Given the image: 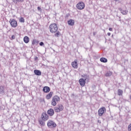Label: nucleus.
<instances>
[{"label":"nucleus","instance_id":"16","mask_svg":"<svg viewBox=\"0 0 131 131\" xmlns=\"http://www.w3.org/2000/svg\"><path fill=\"white\" fill-rule=\"evenodd\" d=\"M119 11H120V12H121V14H122V15H126V14H127V13H128V11L127 10H123L121 8H119Z\"/></svg>","mask_w":131,"mask_h":131},{"label":"nucleus","instance_id":"34","mask_svg":"<svg viewBox=\"0 0 131 131\" xmlns=\"http://www.w3.org/2000/svg\"><path fill=\"white\" fill-rule=\"evenodd\" d=\"M107 35H108V36H110V35H111V33H107Z\"/></svg>","mask_w":131,"mask_h":131},{"label":"nucleus","instance_id":"36","mask_svg":"<svg viewBox=\"0 0 131 131\" xmlns=\"http://www.w3.org/2000/svg\"><path fill=\"white\" fill-rule=\"evenodd\" d=\"M115 2H118V1H119V0H115Z\"/></svg>","mask_w":131,"mask_h":131},{"label":"nucleus","instance_id":"12","mask_svg":"<svg viewBox=\"0 0 131 131\" xmlns=\"http://www.w3.org/2000/svg\"><path fill=\"white\" fill-rule=\"evenodd\" d=\"M47 113L50 116H53L55 112H54V110L53 108H50L48 111Z\"/></svg>","mask_w":131,"mask_h":131},{"label":"nucleus","instance_id":"20","mask_svg":"<svg viewBox=\"0 0 131 131\" xmlns=\"http://www.w3.org/2000/svg\"><path fill=\"white\" fill-rule=\"evenodd\" d=\"M0 94L1 95L5 94V89L4 86H0Z\"/></svg>","mask_w":131,"mask_h":131},{"label":"nucleus","instance_id":"11","mask_svg":"<svg viewBox=\"0 0 131 131\" xmlns=\"http://www.w3.org/2000/svg\"><path fill=\"white\" fill-rule=\"evenodd\" d=\"M82 77H83V79L85 81H89L90 80V76L86 75V74H83L81 75Z\"/></svg>","mask_w":131,"mask_h":131},{"label":"nucleus","instance_id":"27","mask_svg":"<svg viewBox=\"0 0 131 131\" xmlns=\"http://www.w3.org/2000/svg\"><path fill=\"white\" fill-rule=\"evenodd\" d=\"M39 123L41 124V125H45V122H43L42 120H40Z\"/></svg>","mask_w":131,"mask_h":131},{"label":"nucleus","instance_id":"15","mask_svg":"<svg viewBox=\"0 0 131 131\" xmlns=\"http://www.w3.org/2000/svg\"><path fill=\"white\" fill-rule=\"evenodd\" d=\"M54 94V93L53 92H50V93L46 96V99L47 100H50L53 96V95Z\"/></svg>","mask_w":131,"mask_h":131},{"label":"nucleus","instance_id":"25","mask_svg":"<svg viewBox=\"0 0 131 131\" xmlns=\"http://www.w3.org/2000/svg\"><path fill=\"white\" fill-rule=\"evenodd\" d=\"M19 22H20L21 23H24V22H25V19H24V18L21 17L19 19Z\"/></svg>","mask_w":131,"mask_h":131},{"label":"nucleus","instance_id":"37","mask_svg":"<svg viewBox=\"0 0 131 131\" xmlns=\"http://www.w3.org/2000/svg\"><path fill=\"white\" fill-rule=\"evenodd\" d=\"M24 131H27V130H24Z\"/></svg>","mask_w":131,"mask_h":131},{"label":"nucleus","instance_id":"30","mask_svg":"<svg viewBox=\"0 0 131 131\" xmlns=\"http://www.w3.org/2000/svg\"><path fill=\"white\" fill-rule=\"evenodd\" d=\"M11 38H12V39H15V38H16V37L15 36V35H13L11 36Z\"/></svg>","mask_w":131,"mask_h":131},{"label":"nucleus","instance_id":"21","mask_svg":"<svg viewBox=\"0 0 131 131\" xmlns=\"http://www.w3.org/2000/svg\"><path fill=\"white\" fill-rule=\"evenodd\" d=\"M12 2L14 4H18V3H23V2H24V0H12Z\"/></svg>","mask_w":131,"mask_h":131},{"label":"nucleus","instance_id":"2","mask_svg":"<svg viewBox=\"0 0 131 131\" xmlns=\"http://www.w3.org/2000/svg\"><path fill=\"white\" fill-rule=\"evenodd\" d=\"M59 101L60 97L57 95L55 96L52 98L51 105H52V106H56V105H57V102Z\"/></svg>","mask_w":131,"mask_h":131},{"label":"nucleus","instance_id":"14","mask_svg":"<svg viewBox=\"0 0 131 131\" xmlns=\"http://www.w3.org/2000/svg\"><path fill=\"white\" fill-rule=\"evenodd\" d=\"M34 73L35 74V75H37L38 76L41 75V72L38 70H34Z\"/></svg>","mask_w":131,"mask_h":131},{"label":"nucleus","instance_id":"24","mask_svg":"<svg viewBox=\"0 0 131 131\" xmlns=\"http://www.w3.org/2000/svg\"><path fill=\"white\" fill-rule=\"evenodd\" d=\"M112 75V72H107L106 74H105V76L108 77V76H111Z\"/></svg>","mask_w":131,"mask_h":131},{"label":"nucleus","instance_id":"17","mask_svg":"<svg viewBox=\"0 0 131 131\" xmlns=\"http://www.w3.org/2000/svg\"><path fill=\"white\" fill-rule=\"evenodd\" d=\"M100 62H102V63H107V62H108V60L107 59V58H106L105 57L100 58Z\"/></svg>","mask_w":131,"mask_h":131},{"label":"nucleus","instance_id":"22","mask_svg":"<svg viewBox=\"0 0 131 131\" xmlns=\"http://www.w3.org/2000/svg\"><path fill=\"white\" fill-rule=\"evenodd\" d=\"M122 94H123V91L122 90L119 89L118 90V96H122Z\"/></svg>","mask_w":131,"mask_h":131},{"label":"nucleus","instance_id":"23","mask_svg":"<svg viewBox=\"0 0 131 131\" xmlns=\"http://www.w3.org/2000/svg\"><path fill=\"white\" fill-rule=\"evenodd\" d=\"M37 43H38V41H37V40H36V39L33 40L32 42V45H33V46H34V45H36Z\"/></svg>","mask_w":131,"mask_h":131},{"label":"nucleus","instance_id":"18","mask_svg":"<svg viewBox=\"0 0 131 131\" xmlns=\"http://www.w3.org/2000/svg\"><path fill=\"white\" fill-rule=\"evenodd\" d=\"M68 24L70 25V26H73V25H74V20L70 19L68 21Z\"/></svg>","mask_w":131,"mask_h":131},{"label":"nucleus","instance_id":"3","mask_svg":"<svg viewBox=\"0 0 131 131\" xmlns=\"http://www.w3.org/2000/svg\"><path fill=\"white\" fill-rule=\"evenodd\" d=\"M47 125L50 128H54L57 127V124L52 120H49L47 123Z\"/></svg>","mask_w":131,"mask_h":131},{"label":"nucleus","instance_id":"32","mask_svg":"<svg viewBox=\"0 0 131 131\" xmlns=\"http://www.w3.org/2000/svg\"><path fill=\"white\" fill-rule=\"evenodd\" d=\"M41 9V8H40V7H37V10H38V11H40Z\"/></svg>","mask_w":131,"mask_h":131},{"label":"nucleus","instance_id":"29","mask_svg":"<svg viewBox=\"0 0 131 131\" xmlns=\"http://www.w3.org/2000/svg\"><path fill=\"white\" fill-rule=\"evenodd\" d=\"M39 46H40L41 47H42V46H45V43H43V42H40L39 43Z\"/></svg>","mask_w":131,"mask_h":131},{"label":"nucleus","instance_id":"5","mask_svg":"<svg viewBox=\"0 0 131 131\" xmlns=\"http://www.w3.org/2000/svg\"><path fill=\"white\" fill-rule=\"evenodd\" d=\"M63 109H64V106L62 104H59L57 107L54 108L55 112L59 113V112H61V111H63Z\"/></svg>","mask_w":131,"mask_h":131},{"label":"nucleus","instance_id":"9","mask_svg":"<svg viewBox=\"0 0 131 131\" xmlns=\"http://www.w3.org/2000/svg\"><path fill=\"white\" fill-rule=\"evenodd\" d=\"M72 66L74 69L78 68V64H77V59H75L74 61L72 62Z\"/></svg>","mask_w":131,"mask_h":131},{"label":"nucleus","instance_id":"26","mask_svg":"<svg viewBox=\"0 0 131 131\" xmlns=\"http://www.w3.org/2000/svg\"><path fill=\"white\" fill-rule=\"evenodd\" d=\"M55 35L57 37H59V36L60 35V32L59 31H57L56 33L55 34Z\"/></svg>","mask_w":131,"mask_h":131},{"label":"nucleus","instance_id":"31","mask_svg":"<svg viewBox=\"0 0 131 131\" xmlns=\"http://www.w3.org/2000/svg\"><path fill=\"white\" fill-rule=\"evenodd\" d=\"M34 60L35 61H37V60H38V57H37V56H35L34 58Z\"/></svg>","mask_w":131,"mask_h":131},{"label":"nucleus","instance_id":"13","mask_svg":"<svg viewBox=\"0 0 131 131\" xmlns=\"http://www.w3.org/2000/svg\"><path fill=\"white\" fill-rule=\"evenodd\" d=\"M42 91L44 93H49L51 91L50 87L46 86L43 88Z\"/></svg>","mask_w":131,"mask_h":131},{"label":"nucleus","instance_id":"33","mask_svg":"<svg viewBox=\"0 0 131 131\" xmlns=\"http://www.w3.org/2000/svg\"><path fill=\"white\" fill-rule=\"evenodd\" d=\"M108 30L110 31H112V28H109Z\"/></svg>","mask_w":131,"mask_h":131},{"label":"nucleus","instance_id":"4","mask_svg":"<svg viewBox=\"0 0 131 131\" xmlns=\"http://www.w3.org/2000/svg\"><path fill=\"white\" fill-rule=\"evenodd\" d=\"M10 24L13 28H16L18 26V23L15 19H10L9 21Z\"/></svg>","mask_w":131,"mask_h":131},{"label":"nucleus","instance_id":"28","mask_svg":"<svg viewBox=\"0 0 131 131\" xmlns=\"http://www.w3.org/2000/svg\"><path fill=\"white\" fill-rule=\"evenodd\" d=\"M128 131H131V123L128 126Z\"/></svg>","mask_w":131,"mask_h":131},{"label":"nucleus","instance_id":"1","mask_svg":"<svg viewBox=\"0 0 131 131\" xmlns=\"http://www.w3.org/2000/svg\"><path fill=\"white\" fill-rule=\"evenodd\" d=\"M50 32L51 33H56L57 31H58V26L57 25V24H52L49 26Z\"/></svg>","mask_w":131,"mask_h":131},{"label":"nucleus","instance_id":"35","mask_svg":"<svg viewBox=\"0 0 131 131\" xmlns=\"http://www.w3.org/2000/svg\"><path fill=\"white\" fill-rule=\"evenodd\" d=\"M93 35H94V36L96 35V32H93Z\"/></svg>","mask_w":131,"mask_h":131},{"label":"nucleus","instance_id":"19","mask_svg":"<svg viewBox=\"0 0 131 131\" xmlns=\"http://www.w3.org/2000/svg\"><path fill=\"white\" fill-rule=\"evenodd\" d=\"M24 41L25 43H28L29 42V37L27 36H25L24 38Z\"/></svg>","mask_w":131,"mask_h":131},{"label":"nucleus","instance_id":"10","mask_svg":"<svg viewBox=\"0 0 131 131\" xmlns=\"http://www.w3.org/2000/svg\"><path fill=\"white\" fill-rule=\"evenodd\" d=\"M79 82L81 86H84V85H85V81L84 80V79H80L79 80Z\"/></svg>","mask_w":131,"mask_h":131},{"label":"nucleus","instance_id":"7","mask_svg":"<svg viewBox=\"0 0 131 131\" xmlns=\"http://www.w3.org/2000/svg\"><path fill=\"white\" fill-rule=\"evenodd\" d=\"M106 111V108L104 107H102L98 110V115L99 116H102L103 114Z\"/></svg>","mask_w":131,"mask_h":131},{"label":"nucleus","instance_id":"6","mask_svg":"<svg viewBox=\"0 0 131 131\" xmlns=\"http://www.w3.org/2000/svg\"><path fill=\"white\" fill-rule=\"evenodd\" d=\"M76 7L78 10H83L85 7L84 3L83 2H80L77 4Z\"/></svg>","mask_w":131,"mask_h":131},{"label":"nucleus","instance_id":"8","mask_svg":"<svg viewBox=\"0 0 131 131\" xmlns=\"http://www.w3.org/2000/svg\"><path fill=\"white\" fill-rule=\"evenodd\" d=\"M41 118L44 121H47V120L49 119V116L46 113H42L41 114Z\"/></svg>","mask_w":131,"mask_h":131}]
</instances>
